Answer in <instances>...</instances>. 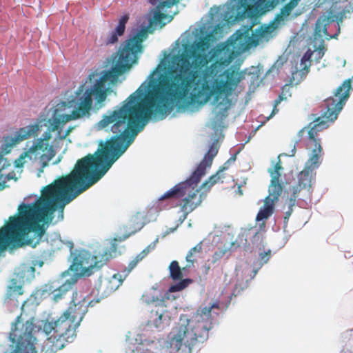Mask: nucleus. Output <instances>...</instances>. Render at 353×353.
<instances>
[{
  "instance_id": "obj_29",
  "label": "nucleus",
  "mask_w": 353,
  "mask_h": 353,
  "mask_svg": "<svg viewBox=\"0 0 353 353\" xmlns=\"http://www.w3.org/2000/svg\"><path fill=\"white\" fill-rule=\"evenodd\" d=\"M270 258V251L268 250V252H265V253H262L261 254V260L266 263L269 259Z\"/></svg>"
},
{
  "instance_id": "obj_14",
  "label": "nucleus",
  "mask_w": 353,
  "mask_h": 353,
  "mask_svg": "<svg viewBox=\"0 0 353 353\" xmlns=\"http://www.w3.org/2000/svg\"><path fill=\"white\" fill-rule=\"evenodd\" d=\"M128 20V14H124L121 17L115 29L105 39L107 45L114 44L118 41V37L122 36L125 32V25Z\"/></svg>"
},
{
  "instance_id": "obj_46",
  "label": "nucleus",
  "mask_w": 353,
  "mask_h": 353,
  "mask_svg": "<svg viewBox=\"0 0 353 353\" xmlns=\"http://www.w3.org/2000/svg\"><path fill=\"white\" fill-rule=\"evenodd\" d=\"M172 17H170V19H168V21H170V20L172 19Z\"/></svg>"
},
{
  "instance_id": "obj_6",
  "label": "nucleus",
  "mask_w": 353,
  "mask_h": 353,
  "mask_svg": "<svg viewBox=\"0 0 353 353\" xmlns=\"http://www.w3.org/2000/svg\"><path fill=\"white\" fill-rule=\"evenodd\" d=\"M99 301L100 299H92L90 296L79 297L78 292H73L70 305L61 316L55 321H46L43 323V330L48 336L43 346L46 353H55L72 343L88 307Z\"/></svg>"
},
{
  "instance_id": "obj_21",
  "label": "nucleus",
  "mask_w": 353,
  "mask_h": 353,
  "mask_svg": "<svg viewBox=\"0 0 353 353\" xmlns=\"http://www.w3.org/2000/svg\"><path fill=\"white\" fill-rule=\"evenodd\" d=\"M123 274H115L112 276L109 279H107L104 281L106 290L110 292H114L118 289V288L121 285L123 282V279H121V276Z\"/></svg>"
},
{
  "instance_id": "obj_1",
  "label": "nucleus",
  "mask_w": 353,
  "mask_h": 353,
  "mask_svg": "<svg viewBox=\"0 0 353 353\" xmlns=\"http://www.w3.org/2000/svg\"><path fill=\"white\" fill-rule=\"evenodd\" d=\"M213 37L208 34L193 44H184L181 53L171 57L169 64L154 78L160 65L144 82L113 110L108 111L98 123L99 129L110 128L114 134L101 148L79 159L73 170L85 182L97 183L133 143L148 120L154 116L161 119L175 106L188 110L201 106L214 96L217 106L230 108L229 97L244 79V73L232 68L222 74L217 62L208 66L210 58L205 52Z\"/></svg>"
},
{
  "instance_id": "obj_31",
  "label": "nucleus",
  "mask_w": 353,
  "mask_h": 353,
  "mask_svg": "<svg viewBox=\"0 0 353 353\" xmlns=\"http://www.w3.org/2000/svg\"><path fill=\"white\" fill-rule=\"evenodd\" d=\"M296 198L295 197V196H291L289 199V201H288L289 207L293 208L296 205Z\"/></svg>"
},
{
  "instance_id": "obj_20",
  "label": "nucleus",
  "mask_w": 353,
  "mask_h": 353,
  "mask_svg": "<svg viewBox=\"0 0 353 353\" xmlns=\"http://www.w3.org/2000/svg\"><path fill=\"white\" fill-rule=\"evenodd\" d=\"M203 250V242L201 241L197 243L194 248L190 249V250L188 252L185 259L187 261L186 268H190L194 265V262L196 261V257L198 256L200 254H201Z\"/></svg>"
},
{
  "instance_id": "obj_30",
  "label": "nucleus",
  "mask_w": 353,
  "mask_h": 353,
  "mask_svg": "<svg viewBox=\"0 0 353 353\" xmlns=\"http://www.w3.org/2000/svg\"><path fill=\"white\" fill-rule=\"evenodd\" d=\"M279 0H269L266 2V6L273 8L279 3Z\"/></svg>"
},
{
  "instance_id": "obj_40",
  "label": "nucleus",
  "mask_w": 353,
  "mask_h": 353,
  "mask_svg": "<svg viewBox=\"0 0 353 353\" xmlns=\"http://www.w3.org/2000/svg\"><path fill=\"white\" fill-rule=\"evenodd\" d=\"M82 88H83V85H81V86L79 88V90H78V92H77V94H80V92H83V89H82Z\"/></svg>"
},
{
  "instance_id": "obj_23",
  "label": "nucleus",
  "mask_w": 353,
  "mask_h": 353,
  "mask_svg": "<svg viewBox=\"0 0 353 353\" xmlns=\"http://www.w3.org/2000/svg\"><path fill=\"white\" fill-rule=\"evenodd\" d=\"M330 23V18L327 17L325 16L321 17L318 19L316 23V32H321V26L323 24V32L325 34L327 35V28L326 26Z\"/></svg>"
},
{
  "instance_id": "obj_35",
  "label": "nucleus",
  "mask_w": 353,
  "mask_h": 353,
  "mask_svg": "<svg viewBox=\"0 0 353 353\" xmlns=\"http://www.w3.org/2000/svg\"><path fill=\"white\" fill-rule=\"evenodd\" d=\"M7 187L6 185V181L0 182V191L3 190Z\"/></svg>"
},
{
  "instance_id": "obj_19",
  "label": "nucleus",
  "mask_w": 353,
  "mask_h": 353,
  "mask_svg": "<svg viewBox=\"0 0 353 353\" xmlns=\"http://www.w3.org/2000/svg\"><path fill=\"white\" fill-rule=\"evenodd\" d=\"M299 3V1L297 0H290L281 9L275 19L278 21H283L285 18L290 15L292 11L298 6Z\"/></svg>"
},
{
  "instance_id": "obj_9",
  "label": "nucleus",
  "mask_w": 353,
  "mask_h": 353,
  "mask_svg": "<svg viewBox=\"0 0 353 353\" xmlns=\"http://www.w3.org/2000/svg\"><path fill=\"white\" fill-rule=\"evenodd\" d=\"M280 155L278 161L273 168H269L271 180L268 188V195L264 199L263 206L259 210L256 220L258 221L268 219L274 212V205L283 192V185L281 183V172L283 170Z\"/></svg>"
},
{
  "instance_id": "obj_43",
  "label": "nucleus",
  "mask_w": 353,
  "mask_h": 353,
  "mask_svg": "<svg viewBox=\"0 0 353 353\" xmlns=\"http://www.w3.org/2000/svg\"><path fill=\"white\" fill-rule=\"evenodd\" d=\"M261 125H263V123H261V125H259V126H257L256 130H259V127H261Z\"/></svg>"
},
{
  "instance_id": "obj_15",
  "label": "nucleus",
  "mask_w": 353,
  "mask_h": 353,
  "mask_svg": "<svg viewBox=\"0 0 353 353\" xmlns=\"http://www.w3.org/2000/svg\"><path fill=\"white\" fill-rule=\"evenodd\" d=\"M291 85L288 84H285L282 87L281 92L279 95L278 98L274 101V108L272 111V113L269 117L266 118V121L269 120L272 118L274 114H276L279 112V109L277 108L278 105L283 100H286L288 97L291 96L290 93Z\"/></svg>"
},
{
  "instance_id": "obj_13",
  "label": "nucleus",
  "mask_w": 353,
  "mask_h": 353,
  "mask_svg": "<svg viewBox=\"0 0 353 353\" xmlns=\"http://www.w3.org/2000/svg\"><path fill=\"white\" fill-rule=\"evenodd\" d=\"M250 37L246 32H242L239 30H236L226 41V46L228 50L230 48L232 51L243 52L249 49L250 47Z\"/></svg>"
},
{
  "instance_id": "obj_3",
  "label": "nucleus",
  "mask_w": 353,
  "mask_h": 353,
  "mask_svg": "<svg viewBox=\"0 0 353 353\" xmlns=\"http://www.w3.org/2000/svg\"><path fill=\"white\" fill-rule=\"evenodd\" d=\"M74 171L61 176L46 186L41 195L33 204H22L19 214L10 216L8 223L0 230V252L8 247L19 248L23 245V239L30 232L40 239L45 233L43 222L52 219L54 212L61 208L63 216L65 204L90 187Z\"/></svg>"
},
{
  "instance_id": "obj_2",
  "label": "nucleus",
  "mask_w": 353,
  "mask_h": 353,
  "mask_svg": "<svg viewBox=\"0 0 353 353\" xmlns=\"http://www.w3.org/2000/svg\"><path fill=\"white\" fill-rule=\"evenodd\" d=\"M147 37L148 30L141 29L132 38L125 40L119 51L111 56L108 61L112 65L110 70H104L101 73L92 72L88 79L92 85L90 88L86 89L79 97L77 108L70 114H61L54 118L48 131L45 132L41 138L37 139L32 146L15 161L16 167H23L26 162V159L34 161L39 159L41 168L39 170L38 176H40V174L43 172L44 168L48 165L49 162L56 154L53 146L50 144V140L52 138L51 132L63 128L64 125L71 120L89 116L92 108V96L94 97L97 103L101 104L104 102L110 92V88L106 86L107 82L116 81L120 75L130 69L132 65L137 61V54L142 51V43Z\"/></svg>"
},
{
  "instance_id": "obj_7",
  "label": "nucleus",
  "mask_w": 353,
  "mask_h": 353,
  "mask_svg": "<svg viewBox=\"0 0 353 353\" xmlns=\"http://www.w3.org/2000/svg\"><path fill=\"white\" fill-rule=\"evenodd\" d=\"M219 148L218 141L215 140L192 175L185 181L179 183L165 192L159 199V202L178 199L185 196L181 206V210L183 213V219L185 220L188 215L202 202V194L199 192L200 189L198 188V185L201 177L205 174L206 169L212 165L213 159L219 152Z\"/></svg>"
},
{
  "instance_id": "obj_25",
  "label": "nucleus",
  "mask_w": 353,
  "mask_h": 353,
  "mask_svg": "<svg viewBox=\"0 0 353 353\" xmlns=\"http://www.w3.org/2000/svg\"><path fill=\"white\" fill-rule=\"evenodd\" d=\"M74 127H69L65 132H63V128H60L58 130H56L57 132V134L55 138V140L65 139L70 134V132L74 130Z\"/></svg>"
},
{
  "instance_id": "obj_42",
  "label": "nucleus",
  "mask_w": 353,
  "mask_h": 353,
  "mask_svg": "<svg viewBox=\"0 0 353 353\" xmlns=\"http://www.w3.org/2000/svg\"><path fill=\"white\" fill-rule=\"evenodd\" d=\"M261 125H263V123H261V125H259V126H257L256 130H259V127H261Z\"/></svg>"
},
{
  "instance_id": "obj_34",
  "label": "nucleus",
  "mask_w": 353,
  "mask_h": 353,
  "mask_svg": "<svg viewBox=\"0 0 353 353\" xmlns=\"http://www.w3.org/2000/svg\"><path fill=\"white\" fill-rule=\"evenodd\" d=\"M68 247L70 248L71 254H72V250L74 248V243L72 241H69L67 243Z\"/></svg>"
},
{
  "instance_id": "obj_12",
  "label": "nucleus",
  "mask_w": 353,
  "mask_h": 353,
  "mask_svg": "<svg viewBox=\"0 0 353 353\" xmlns=\"http://www.w3.org/2000/svg\"><path fill=\"white\" fill-rule=\"evenodd\" d=\"M185 268H187L185 267L181 269L179 266L178 261H173L170 263L169 266L170 276L172 280L179 281V282L171 285L169 288V292H176L181 291L186 287H188V285L192 282V281L190 279H182V271L185 270Z\"/></svg>"
},
{
  "instance_id": "obj_17",
  "label": "nucleus",
  "mask_w": 353,
  "mask_h": 353,
  "mask_svg": "<svg viewBox=\"0 0 353 353\" xmlns=\"http://www.w3.org/2000/svg\"><path fill=\"white\" fill-rule=\"evenodd\" d=\"M225 169V167L220 168L215 174L212 175L208 180L202 184L201 188L204 189L205 191H209L214 185L220 181L223 182L222 179H224L223 172Z\"/></svg>"
},
{
  "instance_id": "obj_16",
  "label": "nucleus",
  "mask_w": 353,
  "mask_h": 353,
  "mask_svg": "<svg viewBox=\"0 0 353 353\" xmlns=\"http://www.w3.org/2000/svg\"><path fill=\"white\" fill-rule=\"evenodd\" d=\"M150 252V246H148L145 248L142 252L138 254L135 258L132 260L129 263L127 268H125L121 272L124 277H126L129 273L136 267L137 263L143 260Z\"/></svg>"
},
{
  "instance_id": "obj_4",
  "label": "nucleus",
  "mask_w": 353,
  "mask_h": 353,
  "mask_svg": "<svg viewBox=\"0 0 353 353\" xmlns=\"http://www.w3.org/2000/svg\"><path fill=\"white\" fill-rule=\"evenodd\" d=\"M351 82L350 79L345 80L336 89L333 97L325 100V110L322 115L316 118L308 125V140L312 143L314 148L304 170L298 176V183L303 188L311 187L312 172L321 163V158L323 154V150L318 134L328 127V122H333L337 119L339 112L350 97V91L352 89Z\"/></svg>"
},
{
  "instance_id": "obj_11",
  "label": "nucleus",
  "mask_w": 353,
  "mask_h": 353,
  "mask_svg": "<svg viewBox=\"0 0 353 353\" xmlns=\"http://www.w3.org/2000/svg\"><path fill=\"white\" fill-rule=\"evenodd\" d=\"M39 128L40 125L39 123H34L19 128L15 132L14 136H7L5 137L2 150L6 153L10 152L11 149L17 144H19L32 136H36Z\"/></svg>"
},
{
  "instance_id": "obj_22",
  "label": "nucleus",
  "mask_w": 353,
  "mask_h": 353,
  "mask_svg": "<svg viewBox=\"0 0 353 353\" xmlns=\"http://www.w3.org/2000/svg\"><path fill=\"white\" fill-rule=\"evenodd\" d=\"M159 5L157 6V10L154 12L153 16V22L155 25H159L161 28L163 27L165 25V22L163 20L167 19L168 18V15L160 12V10L162 8H159Z\"/></svg>"
},
{
  "instance_id": "obj_41",
  "label": "nucleus",
  "mask_w": 353,
  "mask_h": 353,
  "mask_svg": "<svg viewBox=\"0 0 353 353\" xmlns=\"http://www.w3.org/2000/svg\"><path fill=\"white\" fill-rule=\"evenodd\" d=\"M129 236H130V235H127V236H124V237H123V238H122V239H121V238H120V239H119V241L125 240V239H126L128 237H129Z\"/></svg>"
},
{
  "instance_id": "obj_24",
  "label": "nucleus",
  "mask_w": 353,
  "mask_h": 353,
  "mask_svg": "<svg viewBox=\"0 0 353 353\" xmlns=\"http://www.w3.org/2000/svg\"><path fill=\"white\" fill-rule=\"evenodd\" d=\"M228 252L226 248H218L212 255V263H215L220 261Z\"/></svg>"
},
{
  "instance_id": "obj_5",
  "label": "nucleus",
  "mask_w": 353,
  "mask_h": 353,
  "mask_svg": "<svg viewBox=\"0 0 353 353\" xmlns=\"http://www.w3.org/2000/svg\"><path fill=\"white\" fill-rule=\"evenodd\" d=\"M219 308L217 303L210 306L197 310L191 317L181 314L179 322L170 334V341H159L156 345L162 346L163 350L156 353H192L198 343H203L208 339L209 331L212 328V310Z\"/></svg>"
},
{
  "instance_id": "obj_28",
  "label": "nucleus",
  "mask_w": 353,
  "mask_h": 353,
  "mask_svg": "<svg viewBox=\"0 0 353 353\" xmlns=\"http://www.w3.org/2000/svg\"><path fill=\"white\" fill-rule=\"evenodd\" d=\"M303 188L302 186L299 185L298 183L296 185L294 186L292 188V196H295L296 198H297L298 194L301 192V189Z\"/></svg>"
},
{
  "instance_id": "obj_36",
  "label": "nucleus",
  "mask_w": 353,
  "mask_h": 353,
  "mask_svg": "<svg viewBox=\"0 0 353 353\" xmlns=\"http://www.w3.org/2000/svg\"><path fill=\"white\" fill-rule=\"evenodd\" d=\"M149 2L152 4V5H156L159 2V0H149Z\"/></svg>"
},
{
  "instance_id": "obj_39",
  "label": "nucleus",
  "mask_w": 353,
  "mask_h": 353,
  "mask_svg": "<svg viewBox=\"0 0 353 353\" xmlns=\"http://www.w3.org/2000/svg\"><path fill=\"white\" fill-rule=\"evenodd\" d=\"M295 152H296V147H295V145H294L293 150H292V154H290V156H291V157L294 156V154H295Z\"/></svg>"
},
{
  "instance_id": "obj_10",
  "label": "nucleus",
  "mask_w": 353,
  "mask_h": 353,
  "mask_svg": "<svg viewBox=\"0 0 353 353\" xmlns=\"http://www.w3.org/2000/svg\"><path fill=\"white\" fill-rule=\"evenodd\" d=\"M143 298L148 304L151 305L148 325L154 326L159 330L168 327L170 325L171 317L165 299L152 297V299H149L146 295H143Z\"/></svg>"
},
{
  "instance_id": "obj_27",
  "label": "nucleus",
  "mask_w": 353,
  "mask_h": 353,
  "mask_svg": "<svg viewBox=\"0 0 353 353\" xmlns=\"http://www.w3.org/2000/svg\"><path fill=\"white\" fill-rule=\"evenodd\" d=\"M180 0H165L160 1L159 3V8H170L174 4L177 3Z\"/></svg>"
},
{
  "instance_id": "obj_45",
  "label": "nucleus",
  "mask_w": 353,
  "mask_h": 353,
  "mask_svg": "<svg viewBox=\"0 0 353 353\" xmlns=\"http://www.w3.org/2000/svg\"><path fill=\"white\" fill-rule=\"evenodd\" d=\"M261 125H263V123H261V125H259V126H257L256 130H259V127H261Z\"/></svg>"
},
{
  "instance_id": "obj_44",
  "label": "nucleus",
  "mask_w": 353,
  "mask_h": 353,
  "mask_svg": "<svg viewBox=\"0 0 353 353\" xmlns=\"http://www.w3.org/2000/svg\"><path fill=\"white\" fill-rule=\"evenodd\" d=\"M261 125H263V123H261V125H259V126H257L256 130H259V127H261Z\"/></svg>"
},
{
  "instance_id": "obj_8",
  "label": "nucleus",
  "mask_w": 353,
  "mask_h": 353,
  "mask_svg": "<svg viewBox=\"0 0 353 353\" xmlns=\"http://www.w3.org/2000/svg\"><path fill=\"white\" fill-rule=\"evenodd\" d=\"M117 239L111 242L110 248L99 250L92 254L90 252L81 250L73 259L72 266L76 271H79L83 276H90L95 270L100 269L108 261L117 256Z\"/></svg>"
},
{
  "instance_id": "obj_38",
  "label": "nucleus",
  "mask_w": 353,
  "mask_h": 353,
  "mask_svg": "<svg viewBox=\"0 0 353 353\" xmlns=\"http://www.w3.org/2000/svg\"><path fill=\"white\" fill-rule=\"evenodd\" d=\"M238 192H239V194L240 195H243V191H242V190H241V185H239V186L238 187Z\"/></svg>"
},
{
  "instance_id": "obj_18",
  "label": "nucleus",
  "mask_w": 353,
  "mask_h": 353,
  "mask_svg": "<svg viewBox=\"0 0 353 353\" xmlns=\"http://www.w3.org/2000/svg\"><path fill=\"white\" fill-rule=\"evenodd\" d=\"M75 279L67 280L63 285L59 286L57 289L54 290L52 292L53 300L58 301L62 299L63 296L72 289V285L75 283Z\"/></svg>"
},
{
  "instance_id": "obj_32",
  "label": "nucleus",
  "mask_w": 353,
  "mask_h": 353,
  "mask_svg": "<svg viewBox=\"0 0 353 353\" xmlns=\"http://www.w3.org/2000/svg\"><path fill=\"white\" fill-rule=\"evenodd\" d=\"M292 211H293V208H290L288 206V211L285 212V219H289V217L291 216V214L292 213Z\"/></svg>"
},
{
  "instance_id": "obj_37",
  "label": "nucleus",
  "mask_w": 353,
  "mask_h": 353,
  "mask_svg": "<svg viewBox=\"0 0 353 353\" xmlns=\"http://www.w3.org/2000/svg\"><path fill=\"white\" fill-rule=\"evenodd\" d=\"M305 129H306V128H304L301 129V130H299V132L298 133L299 137H301L304 134Z\"/></svg>"
},
{
  "instance_id": "obj_33",
  "label": "nucleus",
  "mask_w": 353,
  "mask_h": 353,
  "mask_svg": "<svg viewBox=\"0 0 353 353\" xmlns=\"http://www.w3.org/2000/svg\"><path fill=\"white\" fill-rule=\"evenodd\" d=\"M14 175H15L14 172H11V173L8 174L6 175V177L7 180H8V181H9V180H10V179H14Z\"/></svg>"
},
{
  "instance_id": "obj_26",
  "label": "nucleus",
  "mask_w": 353,
  "mask_h": 353,
  "mask_svg": "<svg viewBox=\"0 0 353 353\" xmlns=\"http://www.w3.org/2000/svg\"><path fill=\"white\" fill-rule=\"evenodd\" d=\"M311 55L312 54L311 53H308V52H306L303 56V57L301 58V65H303V70H306V72H308L309 71V67H310V65H307L306 64L307 62H310V58H311Z\"/></svg>"
}]
</instances>
